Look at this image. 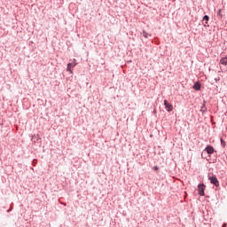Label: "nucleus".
Returning <instances> with one entry per match:
<instances>
[{"instance_id":"obj_1","label":"nucleus","mask_w":227,"mask_h":227,"mask_svg":"<svg viewBox=\"0 0 227 227\" xmlns=\"http://www.w3.org/2000/svg\"><path fill=\"white\" fill-rule=\"evenodd\" d=\"M75 61H76V59H74L73 60V63L67 64V72H69L70 74H74V72H72V67L74 68V67L77 66V62H75Z\"/></svg>"},{"instance_id":"obj_2","label":"nucleus","mask_w":227,"mask_h":227,"mask_svg":"<svg viewBox=\"0 0 227 227\" xmlns=\"http://www.w3.org/2000/svg\"><path fill=\"white\" fill-rule=\"evenodd\" d=\"M208 180L210 181L213 185H215V187H219V180H217V177L215 176H209Z\"/></svg>"},{"instance_id":"obj_3","label":"nucleus","mask_w":227,"mask_h":227,"mask_svg":"<svg viewBox=\"0 0 227 227\" xmlns=\"http://www.w3.org/2000/svg\"><path fill=\"white\" fill-rule=\"evenodd\" d=\"M198 192L200 196H205V184H199Z\"/></svg>"},{"instance_id":"obj_4","label":"nucleus","mask_w":227,"mask_h":227,"mask_svg":"<svg viewBox=\"0 0 227 227\" xmlns=\"http://www.w3.org/2000/svg\"><path fill=\"white\" fill-rule=\"evenodd\" d=\"M164 106L168 113H171V111H173V105L169 104L168 100H164Z\"/></svg>"},{"instance_id":"obj_5","label":"nucleus","mask_w":227,"mask_h":227,"mask_svg":"<svg viewBox=\"0 0 227 227\" xmlns=\"http://www.w3.org/2000/svg\"><path fill=\"white\" fill-rule=\"evenodd\" d=\"M205 150L209 155H212V153H214V147H212L211 145L207 146Z\"/></svg>"},{"instance_id":"obj_6","label":"nucleus","mask_w":227,"mask_h":227,"mask_svg":"<svg viewBox=\"0 0 227 227\" xmlns=\"http://www.w3.org/2000/svg\"><path fill=\"white\" fill-rule=\"evenodd\" d=\"M193 90H196V91H200L201 90V84H200V82L194 83Z\"/></svg>"},{"instance_id":"obj_7","label":"nucleus","mask_w":227,"mask_h":227,"mask_svg":"<svg viewBox=\"0 0 227 227\" xmlns=\"http://www.w3.org/2000/svg\"><path fill=\"white\" fill-rule=\"evenodd\" d=\"M220 64L223 65L224 67H227V57L222 58L220 59Z\"/></svg>"},{"instance_id":"obj_8","label":"nucleus","mask_w":227,"mask_h":227,"mask_svg":"<svg viewBox=\"0 0 227 227\" xmlns=\"http://www.w3.org/2000/svg\"><path fill=\"white\" fill-rule=\"evenodd\" d=\"M200 111L201 113H205L207 111V106H205V104H203L202 106L200 107Z\"/></svg>"},{"instance_id":"obj_9","label":"nucleus","mask_w":227,"mask_h":227,"mask_svg":"<svg viewBox=\"0 0 227 227\" xmlns=\"http://www.w3.org/2000/svg\"><path fill=\"white\" fill-rule=\"evenodd\" d=\"M221 145H222V146H223V148H224V146H226V142H224V140H223V138H221Z\"/></svg>"},{"instance_id":"obj_10","label":"nucleus","mask_w":227,"mask_h":227,"mask_svg":"<svg viewBox=\"0 0 227 227\" xmlns=\"http://www.w3.org/2000/svg\"><path fill=\"white\" fill-rule=\"evenodd\" d=\"M203 20L208 21V20H209L208 15H205V16L203 17Z\"/></svg>"},{"instance_id":"obj_11","label":"nucleus","mask_w":227,"mask_h":227,"mask_svg":"<svg viewBox=\"0 0 227 227\" xmlns=\"http://www.w3.org/2000/svg\"><path fill=\"white\" fill-rule=\"evenodd\" d=\"M143 36H145V38H148V34L145 31H144L143 32Z\"/></svg>"},{"instance_id":"obj_12","label":"nucleus","mask_w":227,"mask_h":227,"mask_svg":"<svg viewBox=\"0 0 227 227\" xmlns=\"http://www.w3.org/2000/svg\"><path fill=\"white\" fill-rule=\"evenodd\" d=\"M154 171H159V167L155 166L153 167Z\"/></svg>"},{"instance_id":"obj_13","label":"nucleus","mask_w":227,"mask_h":227,"mask_svg":"<svg viewBox=\"0 0 227 227\" xmlns=\"http://www.w3.org/2000/svg\"><path fill=\"white\" fill-rule=\"evenodd\" d=\"M217 15H221V10L217 12Z\"/></svg>"},{"instance_id":"obj_14","label":"nucleus","mask_w":227,"mask_h":227,"mask_svg":"<svg viewBox=\"0 0 227 227\" xmlns=\"http://www.w3.org/2000/svg\"><path fill=\"white\" fill-rule=\"evenodd\" d=\"M226 226H227V224H226V223H223V227H226Z\"/></svg>"},{"instance_id":"obj_15","label":"nucleus","mask_w":227,"mask_h":227,"mask_svg":"<svg viewBox=\"0 0 227 227\" xmlns=\"http://www.w3.org/2000/svg\"><path fill=\"white\" fill-rule=\"evenodd\" d=\"M36 161V160H34V162H35Z\"/></svg>"}]
</instances>
